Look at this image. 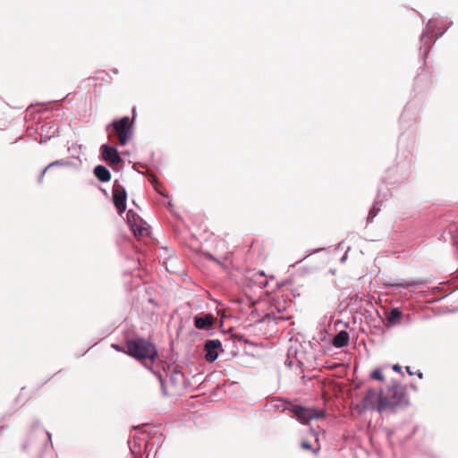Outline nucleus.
I'll list each match as a JSON object with an SVG mask.
<instances>
[{"instance_id":"nucleus-1","label":"nucleus","mask_w":458,"mask_h":458,"mask_svg":"<svg viewBox=\"0 0 458 458\" xmlns=\"http://www.w3.org/2000/svg\"><path fill=\"white\" fill-rule=\"evenodd\" d=\"M432 86L431 73L426 67H420L413 82V95L406 104L400 116L401 133L399 145L413 148L416 140V117L421 110L427 93Z\"/></svg>"},{"instance_id":"nucleus-2","label":"nucleus","mask_w":458,"mask_h":458,"mask_svg":"<svg viewBox=\"0 0 458 458\" xmlns=\"http://www.w3.org/2000/svg\"><path fill=\"white\" fill-rule=\"evenodd\" d=\"M409 154L410 157L406 155L397 157L395 164L386 169L384 182L394 187L409 179L411 174V150Z\"/></svg>"},{"instance_id":"nucleus-3","label":"nucleus","mask_w":458,"mask_h":458,"mask_svg":"<svg viewBox=\"0 0 458 458\" xmlns=\"http://www.w3.org/2000/svg\"><path fill=\"white\" fill-rule=\"evenodd\" d=\"M117 352H122L144 365L151 364L157 355L156 345H111Z\"/></svg>"},{"instance_id":"nucleus-4","label":"nucleus","mask_w":458,"mask_h":458,"mask_svg":"<svg viewBox=\"0 0 458 458\" xmlns=\"http://www.w3.org/2000/svg\"><path fill=\"white\" fill-rule=\"evenodd\" d=\"M132 115H135V107L132 108ZM113 129L119 135V145L123 147L128 144L134 133V117L123 116L114 119L106 125L107 131Z\"/></svg>"},{"instance_id":"nucleus-5","label":"nucleus","mask_w":458,"mask_h":458,"mask_svg":"<svg viewBox=\"0 0 458 458\" xmlns=\"http://www.w3.org/2000/svg\"><path fill=\"white\" fill-rule=\"evenodd\" d=\"M194 328L206 336L214 335L222 327L223 319L210 312H199L192 316Z\"/></svg>"},{"instance_id":"nucleus-6","label":"nucleus","mask_w":458,"mask_h":458,"mask_svg":"<svg viewBox=\"0 0 458 458\" xmlns=\"http://www.w3.org/2000/svg\"><path fill=\"white\" fill-rule=\"evenodd\" d=\"M383 321L387 327H409L412 324L413 318L410 313L404 314L398 307H390L384 310Z\"/></svg>"},{"instance_id":"nucleus-7","label":"nucleus","mask_w":458,"mask_h":458,"mask_svg":"<svg viewBox=\"0 0 458 458\" xmlns=\"http://www.w3.org/2000/svg\"><path fill=\"white\" fill-rule=\"evenodd\" d=\"M390 403L376 389H370L362 399V408L364 410H376L379 412L390 407Z\"/></svg>"},{"instance_id":"nucleus-8","label":"nucleus","mask_w":458,"mask_h":458,"mask_svg":"<svg viewBox=\"0 0 458 458\" xmlns=\"http://www.w3.org/2000/svg\"><path fill=\"white\" fill-rule=\"evenodd\" d=\"M205 352V359L208 362L215 361L219 356L222 357L225 360H230L233 356H235L236 352L234 348L236 345H225V350L223 348V345H204Z\"/></svg>"},{"instance_id":"nucleus-9","label":"nucleus","mask_w":458,"mask_h":458,"mask_svg":"<svg viewBox=\"0 0 458 458\" xmlns=\"http://www.w3.org/2000/svg\"><path fill=\"white\" fill-rule=\"evenodd\" d=\"M388 185L389 184H386V182H384V178H383L382 184H380L378 186L377 197L373 202L372 207L370 208V209L369 211V214L367 216L368 223H371L373 221V219L377 216V213L380 211L381 204L384 201L387 200V199L391 195L390 189L388 188Z\"/></svg>"},{"instance_id":"nucleus-10","label":"nucleus","mask_w":458,"mask_h":458,"mask_svg":"<svg viewBox=\"0 0 458 458\" xmlns=\"http://www.w3.org/2000/svg\"><path fill=\"white\" fill-rule=\"evenodd\" d=\"M292 411L296 416L301 423H308L313 419H321L325 417V411L321 409L304 408L300 405H295L292 408Z\"/></svg>"},{"instance_id":"nucleus-11","label":"nucleus","mask_w":458,"mask_h":458,"mask_svg":"<svg viewBox=\"0 0 458 458\" xmlns=\"http://www.w3.org/2000/svg\"><path fill=\"white\" fill-rule=\"evenodd\" d=\"M428 284V280L426 278H417L411 279L409 281L406 280H394L387 279L383 282V285L385 288H404L411 292L413 289L424 286Z\"/></svg>"},{"instance_id":"nucleus-12","label":"nucleus","mask_w":458,"mask_h":458,"mask_svg":"<svg viewBox=\"0 0 458 458\" xmlns=\"http://www.w3.org/2000/svg\"><path fill=\"white\" fill-rule=\"evenodd\" d=\"M453 25V21H450L447 25L444 26L441 30H437V32L434 36V38H427L425 45H427V47L423 50L424 47H420L419 51L420 55L423 59L424 64H426V58L428 55V52L431 48V47L437 42V39H439L448 30V29Z\"/></svg>"},{"instance_id":"nucleus-13","label":"nucleus","mask_w":458,"mask_h":458,"mask_svg":"<svg viewBox=\"0 0 458 458\" xmlns=\"http://www.w3.org/2000/svg\"><path fill=\"white\" fill-rule=\"evenodd\" d=\"M59 127L52 123H45L40 129V143H46L52 138L59 136Z\"/></svg>"},{"instance_id":"nucleus-14","label":"nucleus","mask_w":458,"mask_h":458,"mask_svg":"<svg viewBox=\"0 0 458 458\" xmlns=\"http://www.w3.org/2000/svg\"><path fill=\"white\" fill-rule=\"evenodd\" d=\"M112 201L114 206H118L121 203H127V191L125 188L119 183L118 180L114 182Z\"/></svg>"},{"instance_id":"nucleus-15","label":"nucleus","mask_w":458,"mask_h":458,"mask_svg":"<svg viewBox=\"0 0 458 458\" xmlns=\"http://www.w3.org/2000/svg\"><path fill=\"white\" fill-rule=\"evenodd\" d=\"M438 25H439L438 19L432 18L428 21V23L426 24V29L423 30V31L421 32V34L420 36V42L421 44L420 47H427V45H425V42H426L427 38H429L428 34L433 33L435 35L437 32V30H438ZM425 48H423V50Z\"/></svg>"},{"instance_id":"nucleus-16","label":"nucleus","mask_w":458,"mask_h":458,"mask_svg":"<svg viewBox=\"0 0 458 458\" xmlns=\"http://www.w3.org/2000/svg\"><path fill=\"white\" fill-rule=\"evenodd\" d=\"M99 152L101 160L106 163L120 153L116 146L109 145L107 143H104L100 146Z\"/></svg>"},{"instance_id":"nucleus-17","label":"nucleus","mask_w":458,"mask_h":458,"mask_svg":"<svg viewBox=\"0 0 458 458\" xmlns=\"http://www.w3.org/2000/svg\"><path fill=\"white\" fill-rule=\"evenodd\" d=\"M93 174L100 182H108L112 177L109 169L104 165H96L93 169Z\"/></svg>"},{"instance_id":"nucleus-18","label":"nucleus","mask_w":458,"mask_h":458,"mask_svg":"<svg viewBox=\"0 0 458 458\" xmlns=\"http://www.w3.org/2000/svg\"><path fill=\"white\" fill-rule=\"evenodd\" d=\"M332 338L327 344H350V334L346 330L339 331Z\"/></svg>"},{"instance_id":"nucleus-19","label":"nucleus","mask_w":458,"mask_h":458,"mask_svg":"<svg viewBox=\"0 0 458 458\" xmlns=\"http://www.w3.org/2000/svg\"><path fill=\"white\" fill-rule=\"evenodd\" d=\"M114 171H120L124 165V160L121 157L120 153L106 163Z\"/></svg>"},{"instance_id":"nucleus-20","label":"nucleus","mask_w":458,"mask_h":458,"mask_svg":"<svg viewBox=\"0 0 458 458\" xmlns=\"http://www.w3.org/2000/svg\"><path fill=\"white\" fill-rule=\"evenodd\" d=\"M131 230L132 231L133 234L137 237L143 236L144 232L147 231V229L142 225V223L136 221L134 223H131L128 225Z\"/></svg>"},{"instance_id":"nucleus-21","label":"nucleus","mask_w":458,"mask_h":458,"mask_svg":"<svg viewBox=\"0 0 458 458\" xmlns=\"http://www.w3.org/2000/svg\"><path fill=\"white\" fill-rule=\"evenodd\" d=\"M333 336L324 329H320L316 336H313V340H315L318 344L323 342L325 344L328 343V340H333Z\"/></svg>"},{"instance_id":"nucleus-22","label":"nucleus","mask_w":458,"mask_h":458,"mask_svg":"<svg viewBox=\"0 0 458 458\" xmlns=\"http://www.w3.org/2000/svg\"><path fill=\"white\" fill-rule=\"evenodd\" d=\"M126 218H127V224L130 225L131 223H134L136 221H139L140 223H143L142 218L135 213L133 210L130 209L126 213Z\"/></svg>"},{"instance_id":"nucleus-23","label":"nucleus","mask_w":458,"mask_h":458,"mask_svg":"<svg viewBox=\"0 0 458 458\" xmlns=\"http://www.w3.org/2000/svg\"><path fill=\"white\" fill-rule=\"evenodd\" d=\"M231 253H226L223 259H218V261H215L217 265H219L224 270H227L229 268V264L231 263Z\"/></svg>"},{"instance_id":"nucleus-24","label":"nucleus","mask_w":458,"mask_h":458,"mask_svg":"<svg viewBox=\"0 0 458 458\" xmlns=\"http://www.w3.org/2000/svg\"><path fill=\"white\" fill-rule=\"evenodd\" d=\"M231 253H226L223 259H218V261H215L217 265H219L224 270H227L229 268V264L231 263Z\"/></svg>"},{"instance_id":"nucleus-25","label":"nucleus","mask_w":458,"mask_h":458,"mask_svg":"<svg viewBox=\"0 0 458 458\" xmlns=\"http://www.w3.org/2000/svg\"><path fill=\"white\" fill-rule=\"evenodd\" d=\"M123 344H152V343L149 342L148 340H147L144 337H136V338H132V339L126 338Z\"/></svg>"},{"instance_id":"nucleus-26","label":"nucleus","mask_w":458,"mask_h":458,"mask_svg":"<svg viewBox=\"0 0 458 458\" xmlns=\"http://www.w3.org/2000/svg\"><path fill=\"white\" fill-rule=\"evenodd\" d=\"M72 165V163L71 161L58 159V160L51 162L50 164L47 165V166L49 168H53V167H57V166H71Z\"/></svg>"},{"instance_id":"nucleus-27","label":"nucleus","mask_w":458,"mask_h":458,"mask_svg":"<svg viewBox=\"0 0 458 458\" xmlns=\"http://www.w3.org/2000/svg\"><path fill=\"white\" fill-rule=\"evenodd\" d=\"M153 183V186L155 188V190L163 197L166 198V199H169V194L165 191H163L159 189V187H161V183L157 181V180H155V182H152Z\"/></svg>"},{"instance_id":"nucleus-28","label":"nucleus","mask_w":458,"mask_h":458,"mask_svg":"<svg viewBox=\"0 0 458 458\" xmlns=\"http://www.w3.org/2000/svg\"><path fill=\"white\" fill-rule=\"evenodd\" d=\"M153 183V186L155 188V190L163 197L166 198V199H169V194L165 191H163L159 189V187H161V183L157 181V180H155V182H152Z\"/></svg>"},{"instance_id":"nucleus-29","label":"nucleus","mask_w":458,"mask_h":458,"mask_svg":"<svg viewBox=\"0 0 458 458\" xmlns=\"http://www.w3.org/2000/svg\"><path fill=\"white\" fill-rule=\"evenodd\" d=\"M371 377H372V378L379 380V381H383L384 380V376H383V373L381 372L380 369H375L372 372Z\"/></svg>"},{"instance_id":"nucleus-30","label":"nucleus","mask_w":458,"mask_h":458,"mask_svg":"<svg viewBox=\"0 0 458 458\" xmlns=\"http://www.w3.org/2000/svg\"><path fill=\"white\" fill-rule=\"evenodd\" d=\"M50 168L47 165L38 174V182L40 184L43 182V179H44V176L46 174V173L47 172V170H49Z\"/></svg>"},{"instance_id":"nucleus-31","label":"nucleus","mask_w":458,"mask_h":458,"mask_svg":"<svg viewBox=\"0 0 458 458\" xmlns=\"http://www.w3.org/2000/svg\"><path fill=\"white\" fill-rule=\"evenodd\" d=\"M117 209V213L122 216L126 211V203H121L118 206H114Z\"/></svg>"},{"instance_id":"nucleus-32","label":"nucleus","mask_w":458,"mask_h":458,"mask_svg":"<svg viewBox=\"0 0 458 458\" xmlns=\"http://www.w3.org/2000/svg\"><path fill=\"white\" fill-rule=\"evenodd\" d=\"M233 344H253L252 342H250V340L248 339H245V338H239L238 340H236L235 338L233 339Z\"/></svg>"},{"instance_id":"nucleus-33","label":"nucleus","mask_w":458,"mask_h":458,"mask_svg":"<svg viewBox=\"0 0 458 458\" xmlns=\"http://www.w3.org/2000/svg\"><path fill=\"white\" fill-rule=\"evenodd\" d=\"M204 257L212 261H218V259L210 252H205Z\"/></svg>"},{"instance_id":"nucleus-34","label":"nucleus","mask_w":458,"mask_h":458,"mask_svg":"<svg viewBox=\"0 0 458 458\" xmlns=\"http://www.w3.org/2000/svg\"><path fill=\"white\" fill-rule=\"evenodd\" d=\"M203 344H222V341L218 338H214V339H207Z\"/></svg>"},{"instance_id":"nucleus-35","label":"nucleus","mask_w":458,"mask_h":458,"mask_svg":"<svg viewBox=\"0 0 458 458\" xmlns=\"http://www.w3.org/2000/svg\"><path fill=\"white\" fill-rule=\"evenodd\" d=\"M301 447L304 449H307V450L311 449L310 444H309L308 442H305V441L301 443Z\"/></svg>"},{"instance_id":"nucleus-36","label":"nucleus","mask_w":458,"mask_h":458,"mask_svg":"<svg viewBox=\"0 0 458 458\" xmlns=\"http://www.w3.org/2000/svg\"><path fill=\"white\" fill-rule=\"evenodd\" d=\"M393 369L394 371L400 372L402 370V367L400 365H398V364H395V365L393 366Z\"/></svg>"},{"instance_id":"nucleus-37","label":"nucleus","mask_w":458,"mask_h":458,"mask_svg":"<svg viewBox=\"0 0 458 458\" xmlns=\"http://www.w3.org/2000/svg\"><path fill=\"white\" fill-rule=\"evenodd\" d=\"M109 72L115 75L119 73V71L117 68H113L109 71Z\"/></svg>"},{"instance_id":"nucleus-38","label":"nucleus","mask_w":458,"mask_h":458,"mask_svg":"<svg viewBox=\"0 0 458 458\" xmlns=\"http://www.w3.org/2000/svg\"><path fill=\"white\" fill-rule=\"evenodd\" d=\"M347 259V253H344L340 259V262L343 263Z\"/></svg>"},{"instance_id":"nucleus-39","label":"nucleus","mask_w":458,"mask_h":458,"mask_svg":"<svg viewBox=\"0 0 458 458\" xmlns=\"http://www.w3.org/2000/svg\"><path fill=\"white\" fill-rule=\"evenodd\" d=\"M414 374H416L419 378L423 377V373L420 370H417Z\"/></svg>"},{"instance_id":"nucleus-40","label":"nucleus","mask_w":458,"mask_h":458,"mask_svg":"<svg viewBox=\"0 0 458 458\" xmlns=\"http://www.w3.org/2000/svg\"><path fill=\"white\" fill-rule=\"evenodd\" d=\"M406 371L408 372L409 375H413L414 373L411 370V368L408 366L406 367Z\"/></svg>"},{"instance_id":"nucleus-41","label":"nucleus","mask_w":458,"mask_h":458,"mask_svg":"<svg viewBox=\"0 0 458 458\" xmlns=\"http://www.w3.org/2000/svg\"><path fill=\"white\" fill-rule=\"evenodd\" d=\"M167 207H168V208H173V203H172L171 201H169V202L167 203Z\"/></svg>"},{"instance_id":"nucleus-42","label":"nucleus","mask_w":458,"mask_h":458,"mask_svg":"<svg viewBox=\"0 0 458 458\" xmlns=\"http://www.w3.org/2000/svg\"><path fill=\"white\" fill-rule=\"evenodd\" d=\"M191 335H196V336H197V335H199V333H197V332H195V331H192Z\"/></svg>"},{"instance_id":"nucleus-43","label":"nucleus","mask_w":458,"mask_h":458,"mask_svg":"<svg viewBox=\"0 0 458 458\" xmlns=\"http://www.w3.org/2000/svg\"><path fill=\"white\" fill-rule=\"evenodd\" d=\"M321 250H324V248H319V249H317L316 251L318 252L320 251Z\"/></svg>"},{"instance_id":"nucleus-44","label":"nucleus","mask_w":458,"mask_h":458,"mask_svg":"<svg viewBox=\"0 0 458 458\" xmlns=\"http://www.w3.org/2000/svg\"><path fill=\"white\" fill-rule=\"evenodd\" d=\"M103 193L107 194L106 191L102 189Z\"/></svg>"},{"instance_id":"nucleus-45","label":"nucleus","mask_w":458,"mask_h":458,"mask_svg":"<svg viewBox=\"0 0 458 458\" xmlns=\"http://www.w3.org/2000/svg\"><path fill=\"white\" fill-rule=\"evenodd\" d=\"M3 430H4V428L0 427V434L2 433Z\"/></svg>"},{"instance_id":"nucleus-46","label":"nucleus","mask_w":458,"mask_h":458,"mask_svg":"<svg viewBox=\"0 0 458 458\" xmlns=\"http://www.w3.org/2000/svg\"><path fill=\"white\" fill-rule=\"evenodd\" d=\"M422 296H425L424 292L420 293Z\"/></svg>"},{"instance_id":"nucleus-47","label":"nucleus","mask_w":458,"mask_h":458,"mask_svg":"<svg viewBox=\"0 0 458 458\" xmlns=\"http://www.w3.org/2000/svg\"><path fill=\"white\" fill-rule=\"evenodd\" d=\"M149 301H150L151 303H154L153 299H149Z\"/></svg>"},{"instance_id":"nucleus-48","label":"nucleus","mask_w":458,"mask_h":458,"mask_svg":"<svg viewBox=\"0 0 458 458\" xmlns=\"http://www.w3.org/2000/svg\"><path fill=\"white\" fill-rule=\"evenodd\" d=\"M335 347H342L343 345H340V344H337V345H335Z\"/></svg>"}]
</instances>
